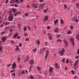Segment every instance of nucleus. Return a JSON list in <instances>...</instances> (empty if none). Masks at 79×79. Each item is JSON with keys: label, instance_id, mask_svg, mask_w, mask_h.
I'll use <instances>...</instances> for the list:
<instances>
[{"label": "nucleus", "instance_id": "21", "mask_svg": "<svg viewBox=\"0 0 79 79\" xmlns=\"http://www.w3.org/2000/svg\"><path fill=\"white\" fill-rule=\"evenodd\" d=\"M37 48H35L34 49H32V51H33V52H37Z\"/></svg>", "mask_w": 79, "mask_h": 79}, {"label": "nucleus", "instance_id": "10", "mask_svg": "<svg viewBox=\"0 0 79 79\" xmlns=\"http://www.w3.org/2000/svg\"><path fill=\"white\" fill-rule=\"evenodd\" d=\"M29 63L31 65H33L34 64V60L33 59H31V60H30L29 61Z\"/></svg>", "mask_w": 79, "mask_h": 79}, {"label": "nucleus", "instance_id": "9", "mask_svg": "<svg viewBox=\"0 0 79 79\" xmlns=\"http://www.w3.org/2000/svg\"><path fill=\"white\" fill-rule=\"evenodd\" d=\"M48 16H45L44 18L43 19V22H45L46 21H47V20H48Z\"/></svg>", "mask_w": 79, "mask_h": 79}, {"label": "nucleus", "instance_id": "1", "mask_svg": "<svg viewBox=\"0 0 79 79\" xmlns=\"http://www.w3.org/2000/svg\"><path fill=\"white\" fill-rule=\"evenodd\" d=\"M62 51H60L59 52V54H60L61 56H63V54L64 53V52H65V50L64 48H62Z\"/></svg>", "mask_w": 79, "mask_h": 79}, {"label": "nucleus", "instance_id": "44", "mask_svg": "<svg viewBox=\"0 0 79 79\" xmlns=\"http://www.w3.org/2000/svg\"><path fill=\"white\" fill-rule=\"evenodd\" d=\"M18 15V12H16L14 16H17Z\"/></svg>", "mask_w": 79, "mask_h": 79}, {"label": "nucleus", "instance_id": "8", "mask_svg": "<svg viewBox=\"0 0 79 79\" xmlns=\"http://www.w3.org/2000/svg\"><path fill=\"white\" fill-rule=\"evenodd\" d=\"M6 39H7V37L5 36H3L2 37V42H5V40H6Z\"/></svg>", "mask_w": 79, "mask_h": 79}, {"label": "nucleus", "instance_id": "60", "mask_svg": "<svg viewBox=\"0 0 79 79\" xmlns=\"http://www.w3.org/2000/svg\"><path fill=\"white\" fill-rule=\"evenodd\" d=\"M20 2L21 3L23 2V0H20Z\"/></svg>", "mask_w": 79, "mask_h": 79}, {"label": "nucleus", "instance_id": "35", "mask_svg": "<svg viewBox=\"0 0 79 79\" xmlns=\"http://www.w3.org/2000/svg\"><path fill=\"white\" fill-rule=\"evenodd\" d=\"M48 55H47V54H46V56H45V59H46H46H47V57H48Z\"/></svg>", "mask_w": 79, "mask_h": 79}, {"label": "nucleus", "instance_id": "62", "mask_svg": "<svg viewBox=\"0 0 79 79\" xmlns=\"http://www.w3.org/2000/svg\"><path fill=\"white\" fill-rule=\"evenodd\" d=\"M21 45H22L21 44V43H20V44H19V46L20 47H21Z\"/></svg>", "mask_w": 79, "mask_h": 79}, {"label": "nucleus", "instance_id": "55", "mask_svg": "<svg viewBox=\"0 0 79 79\" xmlns=\"http://www.w3.org/2000/svg\"><path fill=\"white\" fill-rule=\"evenodd\" d=\"M18 26L19 27H21V25L19 24H18Z\"/></svg>", "mask_w": 79, "mask_h": 79}, {"label": "nucleus", "instance_id": "61", "mask_svg": "<svg viewBox=\"0 0 79 79\" xmlns=\"http://www.w3.org/2000/svg\"><path fill=\"white\" fill-rule=\"evenodd\" d=\"M8 0H6V3H8Z\"/></svg>", "mask_w": 79, "mask_h": 79}, {"label": "nucleus", "instance_id": "59", "mask_svg": "<svg viewBox=\"0 0 79 79\" xmlns=\"http://www.w3.org/2000/svg\"><path fill=\"white\" fill-rule=\"evenodd\" d=\"M40 1V2H44V0H39Z\"/></svg>", "mask_w": 79, "mask_h": 79}, {"label": "nucleus", "instance_id": "14", "mask_svg": "<svg viewBox=\"0 0 79 79\" xmlns=\"http://www.w3.org/2000/svg\"><path fill=\"white\" fill-rule=\"evenodd\" d=\"M37 69L38 71H41V67L37 66Z\"/></svg>", "mask_w": 79, "mask_h": 79}, {"label": "nucleus", "instance_id": "41", "mask_svg": "<svg viewBox=\"0 0 79 79\" xmlns=\"http://www.w3.org/2000/svg\"><path fill=\"white\" fill-rule=\"evenodd\" d=\"M29 38H26L25 39V41H29Z\"/></svg>", "mask_w": 79, "mask_h": 79}, {"label": "nucleus", "instance_id": "17", "mask_svg": "<svg viewBox=\"0 0 79 79\" xmlns=\"http://www.w3.org/2000/svg\"><path fill=\"white\" fill-rule=\"evenodd\" d=\"M53 69V67H51V68L49 69L50 72H51V73H52Z\"/></svg>", "mask_w": 79, "mask_h": 79}, {"label": "nucleus", "instance_id": "48", "mask_svg": "<svg viewBox=\"0 0 79 79\" xmlns=\"http://www.w3.org/2000/svg\"><path fill=\"white\" fill-rule=\"evenodd\" d=\"M66 62L67 63H69V60L68 59H67L66 60Z\"/></svg>", "mask_w": 79, "mask_h": 79}, {"label": "nucleus", "instance_id": "2", "mask_svg": "<svg viewBox=\"0 0 79 79\" xmlns=\"http://www.w3.org/2000/svg\"><path fill=\"white\" fill-rule=\"evenodd\" d=\"M63 41L64 43V44L65 45L66 47H67V46L68 45V42L65 39H64Z\"/></svg>", "mask_w": 79, "mask_h": 79}, {"label": "nucleus", "instance_id": "11", "mask_svg": "<svg viewBox=\"0 0 79 79\" xmlns=\"http://www.w3.org/2000/svg\"><path fill=\"white\" fill-rule=\"evenodd\" d=\"M18 35V33H16L13 36V37L14 39H16V37Z\"/></svg>", "mask_w": 79, "mask_h": 79}, {"label": "nucleus", "instance_id": "38", "mask_svg": "<svg viewBox=\"0 0 79 79\" xmlns=\"http://www.w3.org/2000/svg\"><path fill=\"white\" fill-rule=\"evenodd\" d=\"M49 39L52 40V36H49Z\"/></svg>", "mask_w": 79, "mask_h": 79}, {"label": "nucleus", "instance_id": "4", "mask_svg": "<svg viewBox=\"0 0 79 79\" xmlns=\"http://www.w3.org/2000/svg\"><path fill=\"white\" fill-rule=\"evenodd\" d=\"M45 4H41L39 5V10H41L42 9H43L44 8V5H45Z\"/></svg>", "mask_w": 79, "mask_h": 79}, {"label": "nucleus", "instance_id": "37", "mask_svg": "<svg viewBox=\"0 0 79 79\" xmlns=\"http://www.w3.org/2000/svg\"><path fill=\"white\" fill-rule=\"evenodd\" d=\"M15 2H16L17 3H19V0H15Z\"/></svg>", "mask_w": 79, "mask_h": 79}, {"label": "nucleus", "instance_id": "53", "mask_svg": "<svg viewBox=\"0 0 79 79\" xmlns=\"http://www.w3.org/2000/svg\"><path fill=\"white\" fill-rule=\"evenodd\" d=\"M73 27H73V26H71L70 27V28L71 29V30H73Z\"/></svg>", "mask_w": 79, "mask_h": 79}, {"label": "nucleus", "instance_id": "7", "mask_svg": "<svg viewBox=\"0 0 79 79\" xmlns=\"http://www.w3.org/2000/svg\"><path fill=\"white\" fill-rule=\"evenodd\" d=\"M9 18L8 19H9V21H12L13 20V14L11 15V16L10 17V15L9 16Z\"/></svg>", "mask_w": 79, "mask_h": 79}, {"label": "nucleus", "instance_id": "39", "mask_svg": "<svg viewBox=\"0 0 79 79\" xmlns=\"http://www.w3.org/2000/svg\"><path fill=\"white\" fill-rule=\"evenodd\" d=\"M28 78H31V79H34V77L30 75V77H28Z\"/></svg>", "mask_w": 79, "mask_h": 79}, {"label": "nucleus", "instance_id": "40", "mask_svg": "<svg viewBox=\"0 0 79 79\" xmlns=\"http://www.w3.org/2000/svg\"><path fill=\"white\" fill-rule=\"evenodd\" d=\"M76 5L77 6H78V7H79V3H77L76 4Z\"/></svg>", "mask_w": 79, "mask_h": 79}, {"label": "nucleus", "instance_id": "51", "mask_svg": "<svg viewBox=\"0 0 79 79\" xmlns=\"http://www.w3.org/2000/svg\"><path fill=\"white\" fill-rule=\"evenodd\" d=\"M79 58V56H77L76 57V59H78Z\"/></svg>", "mask_w": 79, "mask_h": 79}, {"label": "nucleus", "instance_id": "28", "mask_svg": "<svg viewBox=\"0 0 79 79\" xmlns=\"http://www.w3.org/2000/svg\"><path fill=\"white\" fill-rule=\"evenodd\" d=\"M9 24H10V23L7 22L5 23L4 25L5 26H8V25H9Z\"/></svg>", "mask_w": 79, "mask_h": 79}, {"label": "nucleus", "instance_id": "12", "mask_svg": "<svg viewBox=\"0 0 79 79\" xmlns=\"http://www.w3.org/2000/svg\"><path fill=\"white\" fill-rule=\"evenodd\" d=\"M76 39H77V40H78L79 42V34L77 35L76 36Z\"/></svg>", "mask_w": 79, "mask_h": 79}, {"label": "nucleus", "instance_id": "49", "mask_svg": "<svg viewBox=\"0 0 79 79\" xmlns=\"http://www.w3.org/2000/svg\"><path fill=\"white\" fill-rule=\"evenodd\" d=\"M21 73L24 74L25 73V72H24V71H23L22 72H21Z\"/></svg>", "mask_w": 79, "mask_h": 79}, {"label": "nucleus", "instance_id": "6", "mask_svg": "<svg viewBox=\"0 0 79 79\" xmlns=\"http://www.w3.org/2000/svg\"><path fill=\"white\" fill-rule=\"evenodd\" d=\"M46 48H45V47L43 48L42 49V50H41L40 52V54H43V53H44V52L45 51V50H46Z\"/></svg>", "mask_w": 79, "mask_h": 79}, {"label": "nucleus", "instance_id": "56", "mask_svg": "<svg viewBox=\"0 0 79 79\" xmlns=\"http://www.w3.org/2000/svg\"><path fill=\"white\" fill-rule=\"evenodd\" d=\"M50 28V27L48 26L47 27V29H48V30H49V29Z\"/></svg>", "mask_w": 79, "mask_h": 79}, {"label": "nucleus", "instance_id": "63", "mask_svg": "<svg viewBox=\"0 0 79 79\" xmlns=\"http://www.w3.org/2000/svg\"><path fill=\"white\" fill-rule=\"evenodd\" d=\"M47 41H46L45 42L44 45H47Z\"/></svg>", "mask_w": 79, "mask_h": 79}, {"label": "nucleus", "instance_id": "25", "mask_svg": "<svg viewBox=\"0 0 79 79\" xmlns=\"http://www.w3.org/2000/svg\"><path fill=\"white\" fill-rule=\"evenodd\" d=\"M23 30L24 32H25V31L27 30V27L25 26L23 28Z\"/></svg>", "mask_w": 79, "mask_h": 79}, {"label": "nucleus", "instance_id": "18", "mask_svg": "<svg viewBox=\"0 0 79 79\" xmlns=\"http://www.w3.org/2000/svg\"><path fill=\"white\" fill-rule=\"evenodd\" d=\"M55 67H56L57 69H58L59 68V66H58V64H57V63H56L55 64Z\"/></svg>", "mask_w": 79, "mask_h": 79}, {"label": "nucleus", "instance_id": "43", "mask_svg": "<svg viewBox=\"0 0 79 79\" xmlns=\"http://www.w3.org/2000/svg\"><path fill=\"white\" fill-rule=\"evenodd\" d=\"M15 70H10V73H13V72H15Z\"/></svg>", "mask_w": 79, "mask_h": 79}, {"label": "nucleus", "instance_id": "22", "mask_svg": "<svg viewBox=\"0 0 79 79\" xmlns=\"http://www.w3.org/2000/svg\"><path fill=\"white\" fill-rule=\"evenodd\" d=\"M37 5H38V4H37V3H36L34 7V9H35V8H37Z\"/></svg>", "mask_w": 79, "mask_h": 79}, {"label": "nucleus", "instance_id": "33", "mask_svg": "<svg viewBox=\"0 0 79 79\" xmlns=\"http://www.w3.org/2000/svg\"><path fill=\"white\" fill-rule=\"evenodd\" d=\"M24 35L25 37H27V33H24Z\"/></svg>", "mask_w": 79, "mask_h": 79}, {"label": "nucleus", "instance_id": "31", "mask_svg": "<svg viewBox=\"0 0 79 79\" xmlns=\"http://www.w3.org/2000/svg\"><path fill=\"white\" fill-rule=\"evenodd\" d=\"M11 34H12V33L10 32L9 33V34H8V37H10L11 35Z\"/></svg>", "mask_w": 79, "mask_h": 79}, {"label": "nucleus", "instance_id": "16", "mask_svg": "<svg viewBox=\"0 0 79 79\" xmlns=\"http://www.w3.org/2000/svg\"><path fill=\"white\" fill-rule=\"evenodd\" d=\"M60 24H64V20H63V19H61L60 20Z\"/></svg>", "mask_w": 79, "mask_h": 79}, {"label": "nucleus", "instance_id": "20", "mask_svg": "<svg viewBox=\"0 0 79 79\" xmlns=\"http://www.w3.org/2000/svg\"><path fill=\"white\" fill-rule=\"evenodd\" d=\"M58 19H57L56 20L54 21V23L55 25H56V24L57 23H58Z\"/></svg>", "mask_w": 79, "mask_h": 79}, {"label": "nucleus", "instance_id": "15", "mask_svg": "<svg viewBox=\"0 0 79 79\" xmlns=\"http://www.w3.org/2000/svg\"><path fill=\"white\" fill-rule=\"evenodd\" d=\"M73 21H75L76 23H77V22H78V20L77 19V18L76 17L74 18Z\"/></svg>", "mask_w": 79, "mask_h": 79}, {"label": "nucleus", "instance_id": "58", "mask_svg": "<svg viewBox=\"0 0 79 79\" xmlns=\"http://www.w3.org/2000/svg\"><path fill=\"white\" fill-rule=\"evenodd\" d=\"M11 64H8L7 65V66H8V67H9L10 66H11Z\"/></svg>", "mask_w": 79, "mask_h": 79}, {"label": "nucleus", "instance_id": "64", "mask_svg": "<svg viewBox=\"0 0 79 79\" xmlns=\"http://www.w3.org/2000/svg\"><path fill=\"white\" fill-rule=\"evenodd\" d=\"M19 38H20V36H18L17 37V38L18 39H19Z\"/></svg>", "mask_w": 79, "mask_h": 79}, {"label": "nucleus", "instance_id": "13", "mask_svg": "<svg viewBox=\"0 0 79 79\" xmlns=\"http://www.w3.org/2000/svg\"><path fill=\"white\" fill-rule=\"evenodd\" d=\"M15 67H16V64L15 63V62H14L12 64V69H15Z\"/></svg>", "mask_w": 79, "mask_h": 79}, {"label": "nucleus", "instance_id": "42", "mask_svg": "<svg viewBox=\"0 0 79 79\" xmlns=\"http://www.w3.org/2000/svg\"><path fill=\"white\" fill-rule=\"evenodd\" d=\"M77 55H79V48L78 49V50L77 51Z\"/></svg>", "mask_w": 79, "mask_h": 79}, {"label": "nucleus", "instance_id": "36", "mask_svg": "<svg viewBox=\"0 0 79 79\" xmlns=\"http://www.w3.org/2000/svg\"><path fill=\"white\" fill-rule=\"evenodd\" d=\"M71 31H68L67 32L68 34H71Z\"/></svg>", "mask_w": 79, "mask_h": 79}, {"label": "nucleus", "instance_id": "32", "mask_svg": "<svg viewBox=\"0 0 79 79\" xmlns=\"http://www.w3.org/2000/svg\"><path fill=\"white\" fill-rule=\"evenodd\" d=\"M49 53V52H48V51L47 50L46 51V55H49V53Z\"/></svg>", "mask_w": 79, "mask_h": 79}, {"label": "nucleus", "instance_id": "54", "mask_svg": "<svg viewBox=\"0 0 79 79\" xmlns=\"http://www.w3.org/2000/svg\"><path fill=\"white\" fill-rule=\"evenodd\" d=\"M12 75L14 76L15 77V73L14 72V73H12Z\"/></svg>", "mask_w": 79, "mask_h": 79}, {"label": "nucleus", "instance_id": "34", "mask_svg": "<svg viewBox=\"0 0 79 79\" xmlns=\"http://www.w3.org/2000/svg\"><path fill=\"white\" fill-rule=\"evenodd\" d=\"M64 9H66L67 8V6L66 5V4H65L64 5Z\"/></svg>", "mask_w": 79, "mask_h": 79}, {"label": "nucleus", "instance_id": "5", "mask_svg": "<svg viewBox=\"0 0 79 79\" xmlns=\"http://www.w3.org/2000/svg\"><path fill=\"white\" fill-rule=\"evenodd\" d=\"M70 42H72V45H73V47L74 46V39L73 38H72L70 39Z\"/></svg>", "mask_w": 79, "mask_h": 79}, {"label": "nucleus", "instance_id": "3", "mask_svg": "<svg viewBox=\"0 0 79 79\" xmlns=\"http://www.w3.org/2000/svg\"><path fill=\"white\" fill-rule=\"evenodd\" d=\"M60 31V28L58 27H57L56 28L55 32V33H58Z\"/></svg>", "mask_w": 79, "mask_h": 79}, {"label": "nucleus", "instance_id": "46", "mask_svg": "<svg viewBox=\"0 0 79 79\" xmlns=\"http://www.w3.org/2000/svg\"><path fill=\"white\" fill-rule=\"evenodd\" d=\"M13 0H12L10 2V4L12 3V2H13V3H14L15 2H13Z\"/></svg>", "mask_w": 79, "mask_h": 79}, {"label": "nucleus", "instance_id": "24", "mask_svg": "<svg viewBox=\"0 0 79 79\" xmlns=\"http://www.w3.org/2000/svg\"><path fill=\"white\" fill-rule=\"evenodd\" d=\"M29 60V56H27L26 59H25L26 61H27Z\"/></svg>", "mask_w": 79, "mask_h": 79}, {"label": "nucleus", "instance_id": "27", "mask_svg": "<svg viewBox=\"0 0 79 79\" xmlns=\"http://www.w3.org/2000/svg\"><path fill=\"white\" fill-rule=\"evenodd\" d=\"M36 42L37 43V44H38V45H39L40 44V41H39V40H37L36 41Z\"/></svg>", "mask_w": 79, "mask_h": 79}, {"label": "nucleus", "instance_id": "30", "mask_svg": "<svg viewBox=\"0 0 79 79\" xmlns=\"http://www.w3.org/2000/svg\"><path fill=\"white\" fill-rule=\"evenodd\" d=\"M71 73H72V74H73L75 73L74 71L73 70H72L71 71Z\"/></svg>", "mask_w": 79, "mask_h": 79}, {"label": "nucleus", "instance_id": "45", "mask_svg": "<svg viewBox=\"0 0 79 79\" xmlns=\"http://www.w3.org/2000/svg\"><path fill=\"white\" fill-rule=\"evenodd\" d=\"M5 34V31H3L1 33V34L3 35V34Z\"/></svg>", "mask_w": 79, "mask_h": 79}, {"label": "nucleus", "instance_id": "50", "mask_svg": "<svg viewBox=\"0 0 79 79\" xmlns=\"http://www.w3.org/2000/svg\"><path fill=\"white\" fill-rule=\"evenodd\" d=\"M44 13H46V12H47V10H45V9H44Z\"/></svg>", "mask_w": 79, "mask_h": 79}, {"label": "nucleus", "instance_id": "19", "mask_svg": "<svg viewBox=\"0 0 79 79\" xmlns=\"http://www.w3.org/2000/svg\"><path fill=\"white\" fill-rule=\"evenodd\" d=\"M78 60H77L76 62H75L73 66L74 67H75L76 66V64H77L78 63V61H77Z\"/></svg>", "mask_w": 79, "mask_h": 79}, {"label": "nucleus", "instance_id": "29", "mask_svg": "<svg viewBox=\"0 0 79 79\" xmlns=\"http://www.w3.org/2000/svg\"><path fill=\"white\" fill-rule=\"evenodd\" d=\"M16 50H18V51L19 50V47H18V46H16Z\"/></svg>", "mask_w": 79, "mask_h": 79}, {"label": "nucleus", "instance_id": "23", "mask_svg": "<svg viewBox=\"0 0 79 79\" xmlns=\"http://www.w3.org/2000/svg\"><path fill=\"white\" fill-rule=\"evenodd\" d=\"M12 11H13L14 13H16V9L15 8H12Z\"/></svg>", "mask_w": 79, "mask_h": 79}, {"label": "nucleus", "instance_id": "47", "mask_svg": "<svg viewBox=\"0 0 79 79\" xmlns=\"http://www.w3.org/2000/svg\"><path fill=\"white\" fill-rule=\"evenodd\" d=\"M0 51L1 52H2V47H0Z\"/></svg>", "mask_w": 79, "mask_h": 79}, {"label": "nucleus", "instance_id": "52", "mask_svg": "<svg viewBox=\"0 0 79 79\" xmlns=\"http://www.w3.org/2000/svg\"><path fill=\"white\" fill-rule=\"evenodd\" d=\"M63 63H64L65 62V60H64V59H63L62 60Z\"/></svg>", "mask_w": 79, "mask_h": 79}, {"label": "nucleus", "instance_id": "57", "mask_svg": "<svg viewBox=\"0 0 79 79\" xmlns=\"http://www.w3.org/2000/svg\"><path fill=\"white\" fill-rule=\"evenodd\" d=\"M22 76V74H21V73H19V74L18 75V76Z\"/></svg>", "mask_w": 79, "mask_h": 79}, {"label": "nucleus", "instance_id": "26", "mask_svg": "<svg viewBox=\"0 0 79 79\" xmlns=\"http://www.w3.org/2000/svg\"><path fill=\"white\" fill-rule=\"evenodd\" d=\"M25 16H28L29 15V14L28 13L26 12L24 15Z\"/></svg>", "mask_w": 79, "mask_h": 79}]
</instances>
